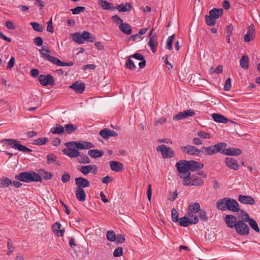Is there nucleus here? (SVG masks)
<instances>
[{
    "mask_svg": "<svg viewBox=\"0 0 260 260\" xmlns=\"http://www.w3.org/2000/svg\"><path fill=\"white\" fill-rule=\"evenodd\" d=\"M15 178L17 180L24 182H42V181L40 175L33 171L20 173L15 175Z\"/></svg>",
    "mask_w": 260,
    "mask_h": 260,
    "instance_id": "1",
    "label": "nucleus"
},
{
    "mask_svg": "<svg viewBox=\"0 0 260 260\" xmlns=\"http://www.w3.org/2000/svg\"><path fill=\"white\" fill-rule=\"evenodd\" d=\"M2 143H5L7 146H10L15 149H17L20 151L30 153L32 151L29 149L20 144V141L14 139H4L1 140Z\"/></svg>",
    "mask_w": 260,
    "mask_h": 260,
    "instance_id": "2",
    "label": "nucleus"
},
{
    "mask_svg": "<svg viewBox=\"0 0 260 260\" xmlns=\"http://www.w3.org/2000/svg\"><path fill=\"white\" fill-rule=\"evenodd\" d=\"M190 212L187 213L185 216L179 219V225L183 227L188 226L190 224H197L199 218L197 215H194Z\"/></svg>",
    "mask_w": 260,
    "mask_h": 260,
    "instance_id": "3",
    "label": "nucleus"
},
{
    "mask_svg": "<svg viewBox=\"0 0 260 260\" xmlns=\"http://www.w3.org/2000/svg\"><path fill=\"white\" fill-rule=\"evenodd\" d=\"M244 219L241 218L238 220L234 229L236 233L241 236H246L249 234L250 229L245 223Z\"/></svg>",
    "mask_w": 260,
    "mask_h": 260,
    "instance_id": "4",
    "label": "nucleus"
},
{
    "mask_svg": "<svg viewBox=\"0 0 260 260\" xmlns=\"http://www.w3.org/2000/svg\"><path fill=\"white\" fill-rule=\"evenodd\" d=\"M66 146H75L76 148L79 150L89 149L94 147V145L89 142L79 141V142H68L64 144Z\"/></svg>",
    "mask_w": 260,
    "mask_h": 260,
    "instance_id": "5",
    "label": "nucleus"
},
{
    "mask_svg": "<svg viewBox=\"0 0 260 260\" xmlns=\"http://www.w3.org/2000/svg\"><path fill=\"white\" fill-rule=\"evenodd\" d=\"M239 216L240 218L244 219L245 222H248L249 226L254 231L257 233L259 232L260 230L257 222L253 218H250L248 214L246 211L241 209Z\"/></svg>",
    "mask_w": 260,
    "mask_h": 260,
    "instance_id": "6",
    "label": "nucleus"
},
{
    "mask_svg": "<svg viewBox=\"0 0 260 260\" xmlns=\"http://www.w3.org/2000/svg\"><path fill=\"white\" fill-rule=\"evenodd\" d=\"M156 150L161 153L162 157L164 158H171L175 156L174 150L166 145L162 144L156 147Z\"/></svg>",
    "mask_w": 260,
    "mask_h": 260,
    "instance_id": "7",
    "label": "nucleus"
},
{
    "mask_svg": "<svg viewBox=\"0 0 260 260\" xmlns=\"http://www.w3.org/2000/svg\"><path fill=\"white\" fill-rule=\"evenodd\" d=\"M39 81L41 85L47 86L48 85L53 86L55 84V80L53 77L50 74L47 75L41 74L39 76Z\"/></svg>",
    "mask_w": 260,
    "mask_h": 260,
    "instance_id": "8",
    "label": "nucleus"
},
{
    "mask_svg": "<svg viewBox=\"0 0 260 260\" xmlns=\"http://www.w3.org/2000/svg\"><path fill=\"white\" fill-rule=\"evenodd\" d=\"M154 29L152 28L149 35V41L148 43V46L150 47L151 51L155 53L157 50L158 46L157 39L155 34H153Z\"/></svg>",
    "mask_w": 260,
    "mask_h": 260,
    "instance_id": "9",
    "label": "nucleus"
},
{
    "mask_svg": "<svg viewBox=\"0 0 260 260\" xmlns=\"http://www.w3.org/2000/svg\"><path fill=\"white\" fill-rule=\"evenodd\" d=\"M39 52L42 54L44 59L54 64L57 58L50 55V51L47 46H43L42 49L39 50Z\"/></svg>",
    "mask_w": 260,
    "mask_h": 260,
    "instance_id": "10",
    "label": "nucleus"
},
{
    "mask_svg": "<svg viewBox=\"0 0 260 260\" xmlns=\"http://www.w3.org/2000/svg\"><path fill=\"white\" fill-rule=\"evenodd\" d=\"M181 149L184 152H185L190 155H195L199 156L201 153V149H199L196 147L190 145H187L186 146L181 147Z\"/></svg>",
    "mask_w": 260,
    "mask_h": 260,
    "instance_id": "11",
    "label": "nucleus"
},
{
    "mask_svg": "<svg viewBox=\"0 0 260 260\" xmlns=\"http://www.w3.org/2000/svg\"><path fill=\"white\" fill-rule=\"evenodd\" d=\"M195 115V112L193 110L189 109L183 112H179L173 117L174 120H179L188 117V116H193Z\"/></svg>",
    "mask_w": 260,
    "mask_h": 260,
    "instance_id": "12",
    "label": "nucleus"
},
{
    "mask_svg": "<svg viewBox=\"0 0 260 260\" xmlns=\"http://www.w3.org/2000/svg\"><path fill=\"white\" fill-rule=\"evenodd\" d=\"M188 160H179L176 164V167L179 173L184 174L189 171Z\"/></svg>",
    "mask_w": 260,
    "mask_h": 260,
    "instance_id": "13",
    "label": "nucleus"
},
{
    "mask_svg": "<svg viewBox=\"0 0 260 260\" xmlns=\"http://www.w3.org/2000/svg\"><path fill=\"white\" fill-rule=\"evenodd\" d=\"M68 148L62 149V152L65 155L71 158H78L80 155V152L75 148H72L73 146H67Z\"/></svg>",
    "mask_w": 260,
    "mask_h": 260,
    "instance_id": "14",
    "label": "nucleus"
},
{
    "mask_svg": "<svg viewBox=\"0 0 260 260\" xmlns=\"http://www.w3.org/2000/svg\"><path fill=\"white\" fill-rule=\"evenodd\" d=\"M76 188L83 189V188L88 187L90 186V183L86 178L80 177L75 179Z\"/></svg>",
    "mask_w": 260,
    "mask_h": 260,
    "instance_id": "15",
    "label": "nucleus"
},
{
    "mask_svg": "<svg viewBox=\"0 0 260 260\" xmlns=\"http://www.w3.org/2000/svg\"><path fill=\"white\" fill-rule=\"evenodd\" d=\"M70 88L74 90L76 93L81 94L84 91L85 86L83 83L77 81L71 84Z\"/></svg>",
    "mask_w": 260,
    "mask_h": 260,
    "instance_id": "16",
    "label": "nucleus"
},
{
    "mask_svg": "<svg viewBox=\"0 0 260 260\" xmlns=\"http://www.w3.org/2000/svg\"><path fill=\"white\" fill-rule=\"evenodd\" d=\"M238 220L233 215H226L224 218V222L226 226L230 228H234Z\"/></svg>",
    "mask_w": 260,
    "mask_h": 260,
    "instance_id": "17",
    "label": "nucleus"
},
{
    "mask_svg": "<svg viewBox=\"0 0 260 260\" xmlns=\"http://www.w3.org/2000/svg\"><path fill=\"white\" fill-rule=\"evenodd\" d=\"M99 134L103 139L105 140L109 139L110 137H116L118 135L116 132L110 130L109 128L102 129L100 131Z\"/></svg>",
    "mask_w": 260,
    "mask_h": 260,
    "instance_id": "18",
    "label": "nucleus"
},
{
    "mask_svg": "<svg viewBox=\"0 0 260 260\" xmlns=\"http://www.w3.org/2000/svg\"><path fill=\"white\" fill-rule=\"evenodd\" d=\"M225 164L231 169L238 170L239 168V166L237 160L233 157H226L225 159Z\"/></svg>",
    "mask_w": 260,
    "mask_h": 260,
    "instance_id": "19",
    "label": "nucleus"
},
{
    "mask_svg": "<svg viewBox=\"0 0 260 260\" xmlns=\"http://www.w3.org/2000/svg\"><path fill=\"white\" fill-rule=\"evenodd\" d=\"M228 203L227 210L235 212L241 211L239 204L235 200L229 198Z\"/></svg>",
    "mask_w": 260,
    "mask_h": 260,
    "instance_id": "20",
    "label": "nucleus"
},
{
    "mask_svg": "<svg viewBox=\"0 0 260 260\" xmlns=\"http://www.w3.org/2000/svg\"><path fill=\"white\" fill-rule=\"evenodd\" d=\"M78 170L84 175H87L91 172L94 174H96L97 173V168L95 165L82 166L80 169H78Z\"/></svg>",
    "mask_w": 260,
    "mask_h": 260,
    "instance_id": "21",
    "label": "nucleus"
},
{
    "mask_svg": "<svg viewBox=\"0 0 260 260\" xmlns=\"http://www.w3.org/2000/svg\"><path fill=\"white\" fill-rule=\"evenodd\" d=\"M254 26L253 24L250 25L247 29V33L244 35V39L245 42H249L254 38Z\"/></svg>",
    "mask_w": 260,
    "mask_h": 260,
    "instance_id": "22",
    "label": "nucleus"
},
{
    "mask_svg": "<svg viewBox=\"0 0 260 260\" xmlns=\"http://www.w3.org/2000/svg\"><path fill=\"white\" fill-rule=\"evenodd\" d=\"M229 198H224L222 199L219 200L216 202V207L218 209L222 211L227 210Z\"/></svg>",
    "mask_w": 260,
    "mask_h": 260,
    "instance_id": "23",
    "label": "nucleus"
},
{
    "mask_svg": "<svg viewBox=\"0 0 260 260\" xmlns=\"http://www.w3.org/2000/svg\"><path fill=\"white\" fill-rule=\"evenodd\" d=\"M188 166H190L188 167L189 171H194L198 169H202L204 167L203 164L195 160H188Z\"/></svg>",
    "mask_w": 260,
    "mask_h": 260,
    "instance_id": "24",
    "label": "nucleus"
},
{
    "mask_svg": "<svg viewBox=\"0 0 260 260\" xmlns=\"http://www.w3.org/2000/svg\"><path fill=\"white\" fill-rule=\"evenodd\" d=\"M239 201L242 204H247L250 205H253L255 204L254 199L250 196H245L243 195H239L238 196Z\"/></svg>",
    "mask_w": 260,
    "mask_h": 260,
    "instance_id": "25",
    "label": "nucleus"
},
{
    "mask_svg": "<svg viewBox=\"0 0 260 260\" xmlns=\"http://www.w3.org/2000/svg\"><path fill=\"white\" fill-rule=\"evenodd\" d=\"M226 146V143L224 142H219L213 145L214 154L219 152L224 154V152L225 151Z\"/></svg>",
    "mask_w": 260,
    "mask_h": 260,
    "instance_id": "26",
    "label": "nucleus"
},
{
    "mask_svg": "<svg viewBox=\"0 0 260 260\" xmlns=\"http://www.w3.org/2000/svg\"><path fill=\"white\" fill-rule=\"evenodd\" d=\"M242 151L241 149L237 148H230L226 149L225 148L224 155L230 156H238L241 154Z\"/></svg>",
    "mask_w": 260,
    "mask_h": 260,
    "instance_id": "27",
    "label": "nucleus"
},
{
    "mask_svg": "<svg viewBox=\"0 0 260 260\" xmlns=\"http://www.w3.org/2000/svg\"><path fill=\"white\" fill-rule=\"evenodd\" d=\"M109 164L111 169L114 172H118L123 170V166L120 162L112 160Z\"/></svg>",
    "mask_w": 260,
    "mask_h": 260,
    "instance_id": "28",
    "label": "nucleus"
},
{
    "mask_svg": "<svg viewBox=\"0 0 260 260\" xmlns=\"http://www.w3.org/2000/svg\"><path fill=\"white\" fill-rule=\"evenodd\" d=\"M75 196L79 201L84 202L86 200V195L84 189L76 188L75 190Z\"/></svg>",
    "mask_w": 260,
    "mask_h": 260,
    "instance_id": "29",
    "label": "nucleus"
},
{
    "mask_svg": "<svg viewBox=\"0 0 260 260\" xmlns=\"http://www.w3.org/2000/svg\"><path fill=\"white\" fill-rule=\"evenodd\" d=\"M119 29L124 34L129 35L132 33V29L129 24L126 23H122L119 26Z\"/></svg>",
    "mask_w": 260,
    "mask_h": 260,
    "instance_id": "30",
    "label": "nucleus"
},
{
    "mask_svg": "<svg viewBox=\"0 0 260 260\" xmlns=\"http://www.w3.org/2000/svg\"><path fill=\"white\" fill-rule=\"evenodd\" d=\"M212 117L215 121L217 122L225 123L228 121V119L224 116L220 114H212Z\"/></svg>",
    "mask_w": 260,
    "mask_h": 260,
    "instance_id": "31",
    "label": "nucleus"
},
{
    "mask_svg": "<svg viewBox=\"0 0 260 260\" xmlns=\"http://www.w3.org/2000/svg\"><path fill=\"white\" fill-rule=\"evenodd\" d=\"M223 11L222 9L214 8L209 11V15H210L212 18L216 19L221 16L223 14Z\"/></svg>",
    "mask_w": 260,
    "mask_h": 260,
    "instance_id": "32",
    "label": "nucleus"
},
{
    "mask_svg": "<svg viewBox=\"0 0 260 260\" xmlns=\"http://www.w3.org/2000/svg\"><path fill=\"white\" fill-rule=\"evenodd\" d=\"M88 154L92 158H96L102 157L104 154V151L98 149H92L88 151Z\"/></svg>",
    "mask_w": 260,
    "mask_h": 260,
    "instance_id": "33",
    "label": "nucleus"
},
{
    "mask_svg": "<svg viewBox=\"0 0 260 260\" xmlns=\"http://www.w3.org/2000/svg\"><path fill=\"white\" fill-rule=\"evenodd\" d=\"M240 66L244 70H247L249 68V58L247 55H243L240 60Z\"/></svg>",
    "mask_w": 260,
    "mask_h": 260,
    "instance_id": "34",
    "label": "nucleus"
},
{
    "mask_svg": "<svg viewBox=\"0 0 260 260\" xmlns=\"http://www.w3.org/2000/svg\"><path fill=\"white\" fill-rule=\"evenodd\" d=\"M188 211L193 213H197L201 210L200 205L198 203H191L188 206Z\"/></svg>",
    "mask_w": 260,
    "mask_h": 260,
    "instance_id": "35",
    "label": "nucleus"
},
{
    "mask_svg": "<svg viewBox=\"0 0 260 260\" xmlns=\"http://www.w3.org/2000/svg\"><path fill=\"white\" fill-rule=\"evenodd\" d=\"M98 4L104 10H114L115 8L111 6L112 4L106 1L98 0Z\"/></svg>",
    "mask_w": 260,
    "mask_h": 260,
    "instance_id": "36",
    "label": "nucleus"
},
{
    "mask_svg": "<svg viewBox=\"0 0 260 260\" xmlns=\"http://www.w3.org/2000/svg\"><path fill=\"white\" fill-rule=\"evenodd\" d=\"M132 5L129 3H127L125 4V5H124L123 4L118 5L117 9L119 10V12H125L131 11V10H132Z\"/></svg>",
    "mask_w": 260,
    "mask_h": 260,
    "instance_id": "37",
    "label": "nucleus"
},
{
    "mask_svg": "<svg viewBox=\"0 0 260 260\" xmlns=\"http://www.w3.org/2000/svg\"><path fill=\"white\" fill-rule=\"evenodd\" d=\"M201 153L207 155H214V151L212 146L209 147H202L201 149Z\"/></svg>",
    "mask_w": 260,
    "mask_h": 260,
    "instance_id": "38",
    "label": "nucleus"
},
{
    "mask_svg": "<svg viewBox=\"0 0 260 260\" xmlns=\"http://www.w3.org/2000/svg\"><path fill=\"white\" fill-rule=\"evenodd\" d=\"M12 183V181L8 177H3L0 178V187H8Z\"/></svg>",
    "mask_w": 260,
    "mask_h": 260,
    "instance_id": "39",
    "label": "nucleus"
},
{
    "mask_svg": "<svg viewBox=\"0 0 260 260\" xmlns=\"http://www.w3.org/2000/svg\"><path fill=\"white\" fill-rule=\"evenodd\" d=\"M39 175H40V177L43 178L44 179H50L52 177V174L51 172L46 171L43 169H40L39 170V173L38 174Z\"/></svg>",
    "mask_w": 260,
    "mask_h": 260,
    "instance_id": "40",
    "label": "nucleus"
},
{
    "mask_svg": "<svg viewBox=\"0 0 260 260\" xmlns=\"http://www.w3.org/2000/svg\"><path fill=\"white\" fill-rule=\"evenodd\" d=\"M73 40L79 44H81L84 43L83 38L82 34H81L79 32H75L73 34Z\"/></svg>",
    "mask_w": 260,
    "mask_h": 260,
    "instance_id": "41",
    "label": "nucleus"
},
{
    "mask_svg": "<svg viewBox=\"0 0 260 260\" xmlns=\"http://www.w3.org/2000/svg\"><path fill=\"white\" fill-rule=\"evenodd\" d=\"M83 41L84 42L85 41H87L88 42H93L95 39V38L92 35L90 32L84 31L82 33Z\"/></svg>",
    "mask_w": 260,
    "mask_h": 260,
    "instance_id": "42",
    "label": "nucleus"
},
{
    "mask_svg": "<svg viewBox=\"0 0 260 260\" xmlns=\"http://www.w3.org/2000/svg\"><path fill=\"white\" fill-rule=\"evenodd\" d=\"M64 129L66 133L70 135L76 131L77 126L73 124H67L64 126Z\"/></svg>",
    "mask_w": 260,
    "mask_h": 260,
    "instance_id": "43",
    "label": "nucleus"
},
{
    "mask_svg": "<svg viewBox=\"0 0 260 260\" xmlns=\"http://www.w3.org/2000/svg\"><path fill=\"white\" fill-rule=\"evenodd\" d=\"M64 131V126L60 124H56V126L51 129V132L54 134H61Z\"/></svg>",
    "mask_w": 260,
    "mask_h": 260,
    "instance_id": "44",
    "label": "nucleus"
},
{
    "mask_svg": "<svg viewBox=\"0 0 260 260\" xmlns=\"http://www.w3.org/2000/svg\"><path fill=\"white\" fill-rule=\"evenodd\" d=\"M78 161L80 164H89L90 162L89 158L85 154L80 153L78 157Z\"/></svg>",
    "mask_w": 260,
    "mask_h": 260,
    "instance_id": "45",
    "label": "nucleus"
},
{
    "mask_svg": "<svg viewBox=\"0 0 260 260\" xmlns=\"http://www.w3.org/2000/svg\"><path fill=\"white\" fill-rule=\"evenodd\" d=\"M191 185L199 186L203 184V180L194 175H191Z\"/></svg>",
    "mask_w": 260,
    "mask_h": 260,
    "instance_id": "46",
    "label": "nucleus"
},
{
    "mask_svg": "<svg viewBox=\"0 0 260 260\" xmlns=\"http://www.w3.org/2000/svg\"><path fill=\"white\" fill-rule=\"evenodd\" d=\"M181 178H183V185L185 186L191 185V175L190 173H188L187 175L186 176H180Z\"/></svg>",
    "mask_w": 260,
    "mask_h": 260,
    "instance_id": "47",
    "label": "nucleus"
},
{
    "mask_svg": "<svg viewBox=\"0 0 260 260\" xmlns=\"http://www.w3.org/2000/svg\"><path fill=\"white\" fill-rule=\"evenodd\" d=\"M131 56H128L127 60L125 62V66L127 68L131 70H133L136 69V66L135 64L134 61L131 59Z\"/></svg>",
    "mask_w": 260,
    "mask_h": 260,
    "instance_id": "48",
    "label": "nucleus"
},
{
    "mask_svg": "<svg viewBox=\"0 0 260 260\" xmlns=\"http://www.w3.org/2000/svg\"><path fill=\"white\" fill-rule=\"evenodd\" d=\"M54 64L55 65H57L58 66H62V67H63V66L70 67V66H73V64H74L73 62H65L61 61L57 58H56V60L55 61Z\"/></svg>",
    "mask_w": 260,
    "mask_h": 260,
    "instance_id": "49",
    "label": "nucleus"
},
{
    "mask_svg": "<svg viewBox=\"0 0 260 260\" xmlns=\"http://www.w3.org/2000/svg\"><path fill=\"white\" fill-rule=\"evenodd\" d=\"M106 236L107 239L111 242L115 241L116 239L114 232L112 230L107 232Z\"/></svg>",
    "mask_w": 260,
    "mask_h": 260,
    "instance_id": "50",
    "label": "nucleus"
},
{
    "mask_svg": "<svg viewBox=\"0 0 260 260\" xmlns=\"http://www.w3.org/2000/svg\"><path fill=\"white\" fill-rule=\"evenodd\" d=\"M48 138L46 137L40 138L34 141V144L38 145H43L45 144L48 141Z\"/></svg>",
    "mask_w": 260,
    "mask_h": 260,
    "instance_id": "51",
    "label": "nucleus"
},
{
    "mask_svg": "<svg viewBox=\"0 0 260 260\" xmlns=\"http://www.w3.org/2000/svg\"><path fill=\"white\" fill-rule=\"evenodd\" d=\"M172 214V220L174 222H179V219L178 217V213L177 210L175 208H173L171 211Z\"/></svg>",
    "mask_w": 260,
    "mask_h": 260,
    "instance_id": "52",
    "label": "nucleus"
},
{
    "mask_svg": "<svg viewBox=\"0 0 260 260\" xmlns=\"http://www.w3.org/2000/svg\"><path fill=\"white\" fill-rule=\"evenodd\" d=\"M86 8L82 6H77L74 9H72L71 11L74 15L78 14L81 12H84Z\"/></svg>",
    "mask_w": 260,
    "mask_h": 260,
    "instance_id": "53",
    "label": "nucleus"
},
{
    "mask_svg": "<svg viewBox=\"0 0 260 260\" xmlns=\"http://www.w3.org/2000/svg\"><path fill=\"white\" fill-rule=\"evenodd\" d=\"M214 19H215L212 18L210 15H206L205 16L206 23L209 26H213L215 24V20Z\"/></svg>",
    "mask_w": 260,
    "mask_h": 260,
    "instance_id": "54",
    "label": "nucleus"
},
{
    "mask_svg": "<svg viewBox=\"0 0 260 260\" xmlns=\"http://www.w3.org/2000/svg\"><path fill=\"white\" fill-rule=\"evenodd\" d=\"M32 28L34 30L38 32H42L43 30L42 26L37 22H32L30 23Z\"/></svg>",
    "mask_w": 260,
    "mask_h": 260,
    "instance_id": "55",
    "label": "nucleus"
},
{
    "mask_svg": "<svg viewBox=\"0 0 260 260\" xmlns=\"http://www.w3.org/2000/svg\"><path fill=\"white\" fill-rule=\"evenodd\" d=\"M174 37V35L170 36L167 41V45L166 48L168 49L171 50L172 48V43Z\"/></svg>",
    "mask_w": 260,
    "mask_h": 260,
    "instance_id": "56",
    "label": "nucleus"
},
{
    "mask_svg": "<svg viewBox=\"0 0 260 260\" xmlns=\"http://www.w3.org/2000/svg\"><path fill=\"white\" fill-rule=\"evenodd\" d=\"M116 242L117 244H121L125 242V236L124 235L122 234H118L116 236Z\"/></svg>",
    "mask_w": 260,
    "mask_h": 260,
    "instance_id": "57",
    "label": "nucleus"
},
{
    "mask_svg": "<svg viewBox=\"0 0 260 260\" xmlns=\"http://www.w3.org/2000/svg\"><path fill=\"white\" fill-rule=\"evenodd\" d=\"M57 159V157L53 154H50L47 156V164H51L54 162Z\"/></svg>",
    "mask_w": 260,
    "mask_h": 260,
    "instance_id": "58",
    "label": "nucleus"
},
{
    "mask_svg": "<svg viewBox=\"0 0 260 260\" xmlns=\"http://www.w3.org/2000/svg\"><path fill=\"white\" fill-rule=\"evenodd\" d=\"M123 254V248L121 247H118L116 248L113 252V256L114 257H119Z\"/></svg>",
    "mask_w": 260,
    "mask_h": 260,
    "instance_id": "59",
    "label": "nucleus"
},
{
    "mask_svg": "<svg viewBox=\"0 0 260 260\" xmlns=\"http://www.w3.org/2000/svg\"><path fill=\"white\" fill-rule=\"evenodd\" d=\"M198 135L201 138L209 139L210 138V135L206 132L203 131H199L198 132Z\"/></svg>",
    "mask_w": 260,
    "mask_h": 260,
    "instance_id": "60",
    "label": "nucleus"
},
{
    "mask_svg": "<svg viewBox=\"0 0 260 260\" xmlns=\"http://www.w3.org/2000/svg\"><path fill=\"white\" fill-rule=\"evenodd\" d=\"M71 176L67 172L64 173L61 176V181L63 183H66L70 180Z\"/></svg>",
    "mask_w": 260,
    "mask_h": 260,
    "instance_id": "61",
    "label": "nucleus"
},
{
    "mask_svg": "<svg viewBox=\"0 0 260 260\" xmlns=\"http://www.w3.org/2000/svg\"><path fill=\"white\" fill-rule=\"evenodd\" d=\"M231 88V79L230 78L226 79L224 86V90L225 91H229Z\"/></svg>",
    "mask_w": 260,
    "mask_h": 260,
    "instance_id": "62",
    "label": "nucleus"
},
{
    "mask_svg": "<svg viewBox=\"0 0 260 260\" xmlns=\"http://www.w3.org/2000/svg\"><path fill=\"white\" fill-rule=\"evenodd\" d=\"M200 211L199 216L200 219L203 221H206L208 220L206 212L205 210H200Z\"/></svg>",
    "mask_w": 260,
    "mask_h": 260,
    "instance_id": "63",
    "label": "nucleus"
},
{
    "mask_svg": "<svg viewBox=\"0 0 260 260\" xmlns=\"http://www.w3.org/2000/svg\"><path fill=\"white\" fill-rule=\"evenodd\" d=\"M34 43L38 46H41L43 45V39L40 37H37L34 39Z\"/></svg>",
    "mask_w": 260,
    "mask_h": 260,
    "instance_id": "64",
    "label": "nucleus"
}]
</instances>
